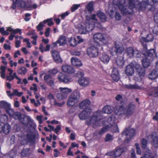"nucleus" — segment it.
<instances>
[{"label":"nucleus","mask_w":158,"mask_h":158,"mask_svg":"<svg viewBox=\"0 0 158 158\" xmlns=\"http://www.w3.org/2000/svg\"><path fill=\"white\" fill-rule=\"evenodd\" d=\"M84 42V40H68V43L72 47H76L77 45V44H80L81 42Z\"/></svg>","instance_id":"37"},{"label":"nucleus","mask_w":158,"mask_h":158,"mask_svg":"<svg viewBox=\"0 0 158 158\" xmlns=\"http://www.w3.org/2000/svg\"><path fill=\"white\" fill-rule=\"evenodd\" d=\"M153 139V143L154 146L157 148L158 147V136L157 135H152Z\"/></svg>","instance_id":"47"},{"label":"nucleus","mask_w":158,"mask_h":158,"mask_svg":"<svg viewBox=\"0 0 158 158\" xmlns=\"http://www.w3.org/2000/svg\"><path fill=\"white\" fill-rule=\"evenodd\" d=\"M84 75V73L83 72L80 71H78L77 73L76 74V76L79 78V79L83 78Z\"/></svg>","instance_id":"58"},{"label":"nucleus","mask_w":158,"mask_h":158,"mask_svg":"<svg viewBox=\"0 0 158 158\" xmlns=\"http://www.w3.org/2000/svg\"><path fill=\"white\" fill-rule=\"evenodd\" d=\"M93 2H90L86 6V9L89 11L91 12L93 10Z\"/></svg>","instance_id":"51"},{"label":"nucleus","mask_w":158,"mask_h":158,"mask_svg":"<svg viewBox=\"0 0 158 158\" xmlns=\"http://www.w3.org/2000/svg\"><path fill=\"white\" fill-rule=\"evenodd\" d=\"M6 112L10 117H12L15 113L13 110L11 109L10 107L6 110Z\"/></svg>","instance_id":"56"},{"label":"nucleus","mask_w":158,"mask_h":158,"mask_svg":"<svg viewBox=\"0 0 158 158\" xmlns=\"http://www.w3.org/2000/svg\"><path fill=\"white\" fill-rule=\"evenodd\" d=\"M142 54L143 56L147 57H150L151 58L156 56V50L154 49H151L149 50H143Z\"/></svg>","instance_id":"13"},{"label":"nucleus","mask_w":158,"mask_h":158,"mask_svg":"<svg viewBox=\"0 0 158 158\" xmlns=\"http://www.w3.org/2000/svg\"><path fill=\"white\" fill-rule=\"evenodd\" d=\"M105 35L100 33H97L93 35V38L94 40H103L105 38Z\"/></svg>","instance_id":"31"},{"label":"nucleus","mask_w":158,"mask_h":158,"mask_svg":"<svg viewBox=\"0 0 158 158\" xmlns=\"http://www.w3.org/2000/svg\"><path fill=\"white\" fill-rule=\"evenodd\" d=\"M51 54L53 59L55 62L60 63L62 62L59 53L56 50H53L51 51Z\"/></svg>","instance_id":"16"},{"label":"nucleus","mask_w":158,"mask_h":158,"mask_svg":"<svg viewBox=\"0 0 158 158\" xmlns=\"http://www.w3.org/2000/svg\"><path fill=\"white\" fill-rule=\"evenodd\" d=\"M44 24L43 22H40L39 25L37 26L36 28L38 31H40L43 29V27L44 26Z\"/></svg>","instance_id":"57"},{"label":"nucleus","mask_w":158,"mask_h":158,"mask_svg":"<svg viewBox=\"0 0 158 158\" xmlns=\"http://www.w3.org/2000/svg\"><path fill=\"white\" fill-rule=\"evenodd\" d=\"M148 5V0H146L141 2L138 5V6L141 10L146 8L147 6Z\"/></svg>","instance_id":"43"},{"label":"nucleus","mask_w":158,"mask_h":158,"mask_svg":"<svg viewBox=\"0 0 158 158\" xmlns=\"http://www.w3.org/2000/svg\"><path fill=\"white\" fill-rule=\"evenodd\" d=\"M78 82L80 85L82 86H86L89 84V79L88 78L83 77L78 80Z\"/></svg>","instance_id":"23"},{"label":"nucleus","mask_w":158,"mask_h":158,"mask_svg":"<svg viewBox=\"0 0 158 158\" xmlns=\"http://www.w3.org/2000/svg\"><path fill=\"white\" fill-rule=\"evenodd\" d=\"M116 40L114 43V47L111 49V53L113 55L122 54L124 50V47L122 43Z\"/></svg>","instance_id":"6"},{"label":"nucleus","mask_w":158,"mask_h":158,"mask_svg":"<svg viewBox=\"0 0 158 158\" xmlns=\"http://www.w3.org/2000/svg\"><path fill=\"white\" fill-rule=\"evenodd\" d=\"M125 107L122 105H120L119 106L117 110L115 111V113L118 115L122 116L124 115L125 116Z\"/></svg>","instance_id":"25"},{"label":"nucleus","mask_w":158,"mask_h":158,"mask_svg":"<svg viewBox=\"0 0 158 158\" xmlns=\"http://www.w3.org/2000/svg\"><path fill=\"white\" fill-rule=\"evenodd\" d=\"M17 5L22 8H25L27 10H31L33 9H35L38 7V5L36 4H32L31 1L29 0L25 2L23 0L19 1L17 3Z\"/></svg>","instance_id":"7"},{"label":"nucleus","mask_w":158,"mask_h":158,"mask_svg":"<svg viewBox=\"0 0 158 158\" xmlns=\"http://www.w3.org/2000/svg\"><path fill=\"white\" fill-rule=\"evenodd\" d=\"M150 95L156 97H158V87H154L153 88V92L150 94Z\"/></svg>","instance_id":"49"},{"label":"nucleus","mask_w":158,"mask_h":158,"mask_svg":"<svg viewBox=\"0 0 158 158\" xmlns=\"http://www.w3.org/2000/svg\"><path fill=\"white\" fill-rule=\"evenodd\" d=\"M61 40H57L56 42L53 43L51 45V48L52 49L54 48L57 46L58 44H60V46H62L65 45L67 43V40H62L63 41L62 42H61Z\"/></svg>","instance_id":"27"},{"label":"nucleus","mask_w":158,"mask_h":158,"mask_svg":"<svg viewBox=\"0 0 158 158\" xmlns=\"http://www.w3.org/2000/svg\"><path fill=\"white\" fill-rule=\"evenodd\" d=\"M29 148H26L22 150L21 152V155L23 157H27L30 155L31 153Z\"/></svg>","instance_id":"36"},{"label":"nucleus","mask_w":158,"mask_h":158,"mask_svg":"<svg viewBox=\"0 0 158 158\" xmlns=\"http://www.w3.org/2000/svg\"><path fill=\"white\" fill-rule=\"evenodd\" d=\"M92 43L87 48L86 54L91 57L94 58L98 55V48L101 47L102 49V46L108 44V40H99V42L96 40H92Z\"/></svg>","instance_id":"2"},{"label":"nucleus","mask_w":158,"mask_h":158,"mask_svg":"<svg viewBox=\"0 0 158 158\" xmlns=\"http://www.w3.org/2000/svg\"><path fill=\"white\" fill-rule=\"evenodd\" d=\"M126 88L130 89H140V87L138 85L129 84L125 85Z\"/></svg>","instance_id":"42"},{"label":"nucleus","mask_w":158,"mask_h":158,"mask_svg":"<svg viewBox=\"0 0 158 158\" xmlns=\"http://www.w3.org/2000/svg\"><path fill=\"white\" fill-rule=\"evenodd\" d=\"M27 69L25 67L22 66L19 68L17 69V72L19 74L24 75L27 72Z\"/></svg>","instance_id":"30"},{"label":"nucleus","mask_w":158,"mask_h":158,"mask_svg":"<svg viewBox=\"0 0 158 158\" xmlns=\"http://www.w3.org/2000/svg\"><path fill=\"white\" fill-rule=\"evenodd\" d=\"M6 28V29L5 30L4 27L0 28V32L3 35H7L9 34V32H10V34L9 37V40H12L13 39L21 40L23 39V37L21 36H18L15 35V34L18 33H19L20 35L21 34V32L20 29L17 28L14 29L10 27H7Z\"/></svg>","instance_id":"4"},{"label":"nucleus","mask_w":158,"mask_h":158,"mask_svg":"<svg viewBox=\"0 0 158 158\" xmlns=\"http://www.w3.org/2000/svg\"><path fill=\"white\" fill-rule=\"evenodd\" d=\"M136 63L135 61L131 62L129 65H127L125 69L126 74L129 76H132L134 72V68H135V65Z\"/></svg>","instance_id":"8"},{"label":"nucleus","mask_w":158,"mask_h":158,"mask_svg":"<svg viewBox=\"0 0 158 158\" xmlns=\"http://www.w3.org/2000/svg\"><path fill=\"white\" fill-rule=\"evenodd\" d=\"M12 117L14 118L15 119L19 120V121L23 124L25 123L24 120L25 117L23 118L22 114L20 112H15Z\"/></svg>","instance_id":"21"},{"label":"nucleus","mask_w":158,"mask_h":158,"mask_svg":"<svg viewBox=\"0 0 158 158\" xmlns=\"http://www.w3.org/2000/svg\"><path fill=\"white\" fill-rule=\"evenodd\" d=\"M141 146L142 149L145 150L147 146L148 141L144 138H142L141 140Z\"/></svg>","instance_id":"46"},{"label":"nucleus","mask_w":158,"mask_h":158,"mask_svg":"<svg viewBox=\"0 0 158 158\" xmlns=\"http://www.w3.org/2000/svg\"><path fill=\"white\" fill-rule=\"evenodd\" d=\"M60 89L61 93L63 94L66 95L67 97L68 95V94L71 91V89L66 88H62L60 87Z\"/></svg>","instance_id":"45"},{"label":"nucleus","mask_w":158,"mask_h":158,"mask_svg":"<svg viewBox=\"0 0 158 158\" xmlns=\"http://www.w3.org/2000/svg\"><path fill=\"white\" fill-rule=\"evenodd\" d=\"M153 40H140L141 43L144 49L143 50H147V44H144L143 43L144 42L145 43H147L149 42H151L153 41Z\"/></svg>","instance_id":"50"},{"label":"nucleus","mask_w":158,"mask_h":158,"mask_svg":"<svg viewBox=\"0 0 158 158\" xmlns=\"http://www.w3.org/2000/svg\"><path fill=\"white\" fill-rule=\"evenodd\" d=\"M108 128V127L107 125L103 127L98 132V133L99 135H101L106 132Z\"/></svg>","instance_id":"53"},{"label":"nucleus","mask_w":158,"mask_h":158,"mask_svg":"<svg viewBox=\"0 0 158 158\" xmlns=\"http://www.w3.org/2000/svg\"><path fill=\"white\" fill-rule=\"evenodd\" d=\"M80 4H75L71 7V10L72 12H73L76 10L80 6Z\"/></svg>","instance_id":"59"},{"label":"nucleus","mask_w":158,"mask_h":158,"mask_svg":"<svg viewBox=\"0 0 158 158\" xmlns=\"http://www.w3.org/2000/svg\"><path fill=\"white\" fill-rule=\"evenodd\" d=\"M113 139V137L111 135L109 134H107L106 135L105 139V141L108 142L112 141Z\"/></svg>","instance_id":"52"},{"label":"nucleus","mask_w":158,"mask_h":158,"mask_svg":"<svg viewBox=\"0 0 158 158\" xmlns=\"http://www.w3.org/2000/svg\"><path fill=\"white\" fill-rule=\"evenodd\" d=\"M91 104V102L89 99H85L81 102L79 105L80 109H86V108H90L89 106Z\"/></svg>","instance_id":"15"},{"label":"nucleus","mask_w":158,"mask_h":158,"mask_svg":"<svg viewBox=\"0 0 158 158\" xmlns=\"http://www.w3.org/2000/svg\"><path fill=\"white\" fill-rule=\"evenodd\" d=\"M135 69L139 76H143L145 75V71L140 64L136 63V64L135 65Z\"/></svg>","instance_id":"22"},{"label":"nucleus","mask_w":158,"mask_h":158,"mask_svg":"<svg viewBox=\"0 0 158 158\" xmlns=\"http://www.w3.org/2000/svg\"><path fill=\"white\" fill-rule=\"evenodd\" d=\"M135 108V105L133 102H130L125 107V116L126 117H128L131 115L134 112Z\"/></svg>","instance_id":"11"},{"label":"nucleus","mask_w":158,"mask_h":158,"mask_svg":"<svg viewBox=\"0 0 158 158\" xmlns=\"http://www.w3.org/2000/svg\"><path fill=\"white\" fill-rule=\"evenodd\" d=\"M17 76L16 73H14L12 75H9L7 76L6 77V80L9 81H11L14 80L15 78L16 79Z\"/></svg>","instance_id":"44"},{"label":"nucleus","mask_w":158,"mask_h":158,"mask_svg":"<svg viewBox=\"0 0 158 158\" xmlns=\"http://www.w3.org/2000/svg\"><path fill=\"white\" fill-rule=\"evenodd\" d=\"M135 131L133 128L129 129L128 128H126L125 130L122 133V136L126 135L129 136V138L127 139V141H130V139H131L135 134Z\"/></svg>","instance_id":"9"},{"label":"nucleus","mask_w":158,"mask_h":158,"mask_svg":"<svg viewBox=\"0 0 158 158\" xmlns=\"http://www.w3.org/2000/svg\"><path fill=\"white\" fill-rule=\"evenodd\" d=\"M111 77L114 81H118L120 79L119 71L116 68H113L111 73Z\"/></svg>","instance_id":"20"},{"label":"nucleus","mask_w":158,"mask_h":158,"mask_svg":"<svg viewBox=\"0 0 158 158\" xmlns=\"http://www.w3.org/2000/svg\"><path fill=\"white\" fill-rule=\"evenodd\" d=\"M49 72L50 74L55 75L58 72V70L54 68L52 70L49 71Z\"/></svg>","instance_id":"63"},{"label":"nucleus","mask_w":158,"mask_h":158,"mask_svg":"<svg viewBox=\"0 0 158 158\" xmlns=\"http://www.w3.org/2000/svg\"><path fill=\"white\" fill-rule=\"evenodd\" d=\"M115 18L117 20H120L121 19V16L120 14L116 12L115 15Z\"/></svg>","instance_id":"62"},{"label":"nucleus","mask_w":158,"mask_h":158,"mask_svg":"<svg viewBox=\"0 0 158 158\" xmlns=\"http://www.w3.org/2000/svg\"><path fill=\"white\" fill-rule=\"evenodd\" d=\"M92 110L91 108H86L84 109L79 114V117L81 120L87 119L89 117L91 113Z\"/></svg>","instance_id":"10"},{"label":"nucleus","mask_w":158,"mask_h":158,"mask_svg":"<svg viewBox=\"0 0 158 158\" xmlns=\"http://www.w3.org/2000/svg\"><path fill=\"white\" fill-rule=\"evenodd\" d=\"M80 97L79 93L76 91H74L69 96L68 99L67 105L69 107L74 106L79 101Z\"/></svg>","instance_id":"5"},{"label":"nucleus","mask_w":158,"mask_h":158,"mask_svg":"<svg viewBox=\"0 0 158 158\" xmlns=\"http://www.w3.org/2000/svg\"><path fill=\"white\" fill-rule=\"evenodd\" d=\"M122 153V149H115L114 150L107 153L106 155L109 156H113L114 157H118Z\"/></svg>","instance_id":"14"},{"label":"nucleus","mask_w":158,"mask_h":158,"mask_svg":"<svg viewBox=\"0 0 158 158\" xmlns=\"http://www.w3.org/2000/svg\"><path fill=\"white\" fill-rule=\"evenodd\" d=\"M124 61L123 59V58L118 57L116 60V63L118 66L120 68H122L124 65Z\"/></svg>","instance_id":"34"},{"label":"nucleus","mask_w":158,"mask_h":158,"mask_svg":"<svg viewBox=\"0 0 158 158\" xmlns=\"http://www.w3.org/2000/svg\"><path fill=\"white\" fill-rule=\"evenodd\" d=\"M114 5L112 4L111 5H109L108 7L107 10V11L109 14L110 16L111 17H112L113 16V11L116 10V9L114 7H113Z\"/></svg>","instance_id":"33"},{"label":"nucleus","mask_w":158,"mask_h":158,"mask_svg":"<svg viewBox=\"0 0 158 158\" xmlns=\"http://www.w3.org/2000/svg\"><path fill=\"white\" fill-rule=\"evenodd\" d=\"M62 71L67 73L72 74L74 73V69L72 67L68 65H64L62 66Z\"/></svg>","instance_id":"19"},{"label":"nucleus","mask_w":158,"mask_h":158,"mask_svg":"<svg viewBox=\"0 0 158 158\" xmlns=\"http://www.w3.org/2000/svg\"><path fill=\"white\" fill-rule=\"evenodd\" d=\"M0 106L1 108L6 109V110L10 107V104L4 101H2L0 102Z\"/></svg>","instance_id":"39"},{"label":"nucleus","mask_w":158,"mask_h":158,"mask_svg":"<svg viewBox=\"0 0 158 158\" xmlns=\"http://www.w3.org/2000/svg\"><path fill=\"white\" fill-rule=\"evenodd\" d=\"M33 87H31L30 88V89L31 90H34L35 92H36L38 90L36 84L34 83L32 84Z\"/></svg>","instance_id":"61"},{"label":"nucleus","mask_w":158,"mask_h":158,"mask_svg":"<svg viewBox=\"0 0 158 158\" xmlns=\"http://www.w3.org/2000/svg\"><path fill=\"white\" fill-rule=\"evenodd\" d=\"M6 67L5 66H1L0 68L1 77L3 79L5 78V73Z\"/></svg>","instance_id":"41"},{"label":"nucleus","mask_w":158,"mask_h":158,"mask_svg":"<svg viewBox=\"0 0 158 158\" xmlns=\"http://www.w3.org/2000/svg\"><path fill=\"white\" fill-rule=\"evenodd\" d=\"M100 59L101 61L105 64H107L110 60L109 56L105 54H103L100 56Z\"/></svg>","instance_id":"28"},{"label":"nucleus","mask_w":158,"mask_h":158,"mask_svg":"<svg viewBox=\"0 0 158 158\" xmlns=\"http://www.w3.org/2000/svg\"><path fill=\"white\" fill-rule=\"evenodd\" d=\"M71 60L72 64L73 66L79 67L82 65L81 61L77 58L72 57Z\"/></svg>","instance_id":"24"},{"label":"nucleus","mask_w":158,"mask_h":158,"mask_svg":"<svg viewBox=\"0 0 158 158\" xmlns=\"http://www.w3.org/2000/svg\"><path fill=\"white\" fill-rule=\"evenodd\" d=\"M102 111L105 113L110 114L113 111V107L109 105L105 106L103 108Z\"/></svg>","instance_id":"26"},{"label":"nucleus","mask_w":158,"mask_h":158,"mask_svg":"<svg viewBox=\"0 0 158 158\" xmlns=\"http://www.w3.org/2000/svg\"><path fill=\"white\" fill-rule=\"evenodd\" d=\"M56 97L60 100H63L65 99L67 97L66 95L63 94L61 93H58L57 94Z\"/></svg>","instance_id":"55"},{"label":"nucleus","mask_w":158,"mask_h":158,"mask_svg":"<svg viewBox=\"0 0 158 158\" xmlns=\"http://www.w3.org/2000/svg\"><path fill=\"white\" fill-rule=\"evenodd\" d=\"M10 130V126L8 124L2 125L0 123V133L3 132V133L7 134H9Z\"/></svg>","instance_id":"17"},{"label":"nucleus","mask_w":158,"mask_h":158,"mask_svg":"<svg viewBox=\"0 0 158 158\" xmlns=\"http://www.w3.org/2000/svg\"><path fill=\"white\" fill-rule=\"evenodd\" d=\"M64 104V102H63L61 103H58L56 100L54 101V105L60 107H62Z\"/></svg>","instance_id":"60"},{"label":"nucleus","mask_w":158,"mask_h":158,"mask_svg":"<svg viewBox=\"0 0 158 158\" xmlns=\"http://www.w3.org/2000/svg\"><path fill=\"white\" fill-rule=\"evenodd\" d=\"M8 117L5 114L1 115L0 117V121L3 124L6 123L8 120Z\"/></svg>","instance_id":"48"},{"label":"nucleus","mask_w":158,"mask_h":158,"mask_svg":"<svg viewBox=\"0 0 158 158\" xmlns=\"http://www.w3.org/2000/svg\"><path fill=\"white\" fill-rule=\"evenodd\" d=\"M129 1V6H125V0H113V4L117 6L121 13L123 15L131 14L133 12L132 9L135 7L133 1Z\"/></svg>","instance_id":"3"},{"label":"nucleus","mask_w":158,"mask_h":158,"mask_svg":"<svg viewBox=\"0 0 158 158\" xmlns=\"http://www.w3.org/2000/svg\"><path fill=\"white\" fill-rule=\"evenodd\" d=\"M158 76L157 72L154 70L151 72L149 75V77L151 80H154Z\"/></svg>","instance_id":"32"},{"label":"nucleus","mask_w":158,"mask_h":158,"mask_svg":"<svg viewBox=\"0 0 158 158\" xmlns=\"http://www.w3.org/2000/svg\"><path fill=\"white\" fill-rule=\"evenodd\" d=\"M52 19L50 18L47 19L45 20H44L43 21V23L45 24L46 23H48V26H50L51 25H53V23L52 21Z\"/></svg>","instance_id":"54"},{"label":"nucleus","mask_w":158,"mask_h":158,"mask_svg":"<svg viewBox=\"0 0 158 158\" xmlns=\"http://www.w3.org/2000/svg\"><path fill=\"white\" fill-rule=\"evenodd\" d=\"M61 130V127L60 125H57L55 129L54 132L56 134H57Z\"/></svg>","instance_id":"64"},{"label":"nucleus","mask_w":158,"mask_h":158,"mask_svg":"<svg viewBox=\"0 0 158 158\" xmlns=\"http://www.w3.org/2000/svg\"><path fill=\"white\" fill-rule=\"evenodd\" d=\"M27 137L28 141L31 143L34 144L35 143L36 140V135L33 134L30 135H27Z\"/></svg>","instance_id":"35"},{"label":"nucleus","mask_w":158,"mask_h":158,"mask_svg":"<svg viewBox=\"0 0 158 158\" xmlns=\"http://www.w3.org/2000/svg\"><path fill=\"white\" fill-rule=\"evenodd\" d=\"M58 79L59 81L64 83L68 82L70 80V77L62 73H60L58 75Z\"/></svg>","instance_id":"18"},{"label":"nucleus","mask_w":158,"mask_h":158,"mask_svg":"<svg viewBox=\"0 0 158 158\" xmlns=\"http://www.w3.org/2000/svg\"><path fill=\"white\" fill-rule=\"evenodd\" d=\"M98 116L95 114H93L92 117L89 116L88 118L86 119V124L88 125H93L94 126V125H96L98 122Z\"/></svg>","instance_id":"12"},{"label":"nucleus","mask_w":158,"mask_h":158,"mask_svg":"<svg viewBox=\"0 0 158 158\" xmlns=\"http://www.w3.org/2000/svg\"><path fill=\"white\" fill-rule=\"evenodd\" d=\"M97 15L102 22H104L106 21V18L104 13L100 11H98L97 12Z\"/></svg>","instance_id":"40"},{"label":"nucleus","mask_w":158,"mask_h":158,"mask_svg":"<svg viewBox=\"0 0 158 158\" xmlns=\"http://www.w3.org/2000/svg\"><path fill=\"white\" fill-rule=\"evenodd\" d=\"M96 16V15L94 14L91 16H86V27L85 28L82 25H81L79 28V31L81 34H86L87 32L92 31L95 26L98 28H101V24L97 22Z\"/></svg>","instance_id":"1"},{"label":"nucleus","mask_w":158,"mask_h":158,"mask_svg":"<svg viewBox=\"0 0 158 158\" xmlns=\"http://www.w3.org/2000/svg\"><path fill=\"white\" fill-rule=\"evenodd\" d=\"M126 52L127 55L131 57L134 56L135 51L132 47H129L127 48Z\"/></svg>","instance_id":"38"},{"label":"nucleus","mask_w":158,"mask_h":158,"mask_svg":"<svg viewBox=\"0 0 158 158\" xmlns=\"http://www.w3.org/2000/svg\"><path fill=\"white\" fill-rule=\"evenodd\" d=\"M141 62L142 65L144 68H148L150 64V60L145 57L141 60Z\"/></svg>","instance_id":"29"}]
</instances>
